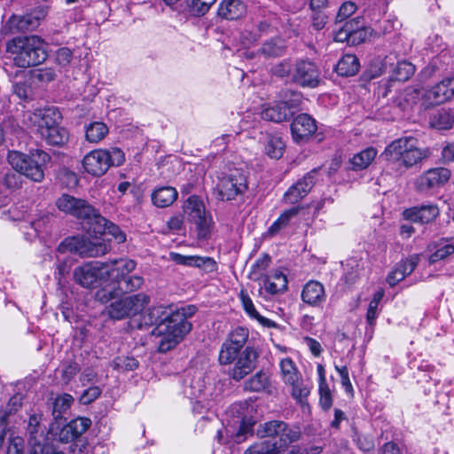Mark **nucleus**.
Masks as SVG:
<instances>
[{
  "label": "nucleus",
  "mask_w": 454,
  "mask_h": 454,
  "mask_svg": "<svg viewBox=\"0 0 454 454\" xmlns=\"http://www.w3.org/2000/svg\"><path fill=\"white\" fill-rule=\"evenodd\" d=\"M257 435L264 437H278V446L279 452L290 443L297 442L301 437V429L297 426H290L281 420H271L260 424L257 428Z\"/></svg>",
  "instance_id": "obj_7"
},
{
  "label": "nucleus",
  "mask_w": 454,
  "mask_h": 454,
  "mask_svg": "<svg viewBox=\"0 0 454 454\" xmlns=\"http://www.w3.org/2000/svg\"><path fill=\"white\" fill-rule=\"evenodd\" d=\"M406 275L397 264L396 268L387 275V282L389 286H395L397 283L404 279Z\"/></svg>",
  "instance_id": "obj_64"
},
{
  "label": "nucleus",
  "mask_w": 454,
  "mask_h": 454,
  "mask_svg": "<svg viewBox=\"0 0 454 454\" xmlns=\"http://www.w3.org/2000/svg\"><path fill=\"white\" fill-rule=\"evenodd\" d=\"M170 259L177 264L194 266L209 273L216 270V262L212 257H201L197 255H183L177 253H170Z\"/></svg>",
  "instance_id": "obj_24"
},
{
  "label": "nucleus",
  "mask_w": 454,
  "mask_h": 454,
  "mask_svg": "<svg viewBox=\"0 0 454 454\" xmlns=\"http://www.w3.org/2000/svg\"><path fill=\"white\" fill-rule=\"evenodd\" d=\"M117 284L119 285V289L121 292L131 293L139 289L143 286L144 278L141 276H130L129 274Z\"/></svg>",
  "instance_id": "obj_50"
},
{
  "label": "nucleus",
  "mask_w": 454,
  "mask_h": 454,
  "mask_svg": "<svg viewBox=\"0 0 454 454\" xmlns=\"http://www.w3.org/2000/svg\"><path fill=\"white\" fill-rule=\"evenodd\" d=\"M185 208L190 220L197 227L198 237L206 239L210 233L212 219L207 215L202 200L197 196H191L186 201Z\"/></svg>",
  "instance_id": "obj_14"
},
{
  "label": "nucleus",
  "mask_w": 454,
  "mask_h": 454,
  "mask_svg": "<svg viewBox=\"0 0 454 454\" xmlns=\"http://www.w3.org/2000/svg\"><path fill=\"white\" fill-rule=\"evenodd\" d=\"M301 208V207L300 206H296L287 210H285L270 227L269 232L273 235L276 234L281 229L285 228L288 224L290 219L298 215Z\"/></svg>",
  "instance_id": "obj_45"
},
{
  "label": "nucleus",
  "mask_w": 454,
  "mask_h": 454,
  "mask_svg": "<svg viewBox=\"0 0 454 454\" xmlns=\"http://www.w3.org/2000/svg\"><path fill=\"white\" fill-rule=\"evenodd\" d=\"M93 231L98 234L108 233L117 239L119 243H123L126 240V235L114 223L108 221L98 213L92 221Z\"/></svg>",
  "instance_id": "obj_29"
},
{
  "label": "nucleus",
  "mask_w": 454,
  "mask_h": 454,
  "mask_svg": "<svg viewBox=\"0 0 454 454\" xmlns=\"http://www.w3.org/2000/svg\"><path fill=\"white\" fill-rule=\"evenodd\" d=\"M391 57H386L383 66L387 68L389 67L390 81L406 82L415 73V66L406 60L397 61L395 64L391 62Z\"/></svg>",
  "instance_id": "obj_25"
},
{
  "label": "nucleus",
  "mask_w": 454,
  "mask_h": 454,
  "mask_svg": "<svg viewBox=\"0 0 454 454\" xmlns=\"http://www.w3.org/2000/svg\"><path fill=\"white\" fill-rule=\"evenodd\" d=\"M50 160L51 156L40 149L30 151L28 155L17 151L8 154V161L17 172L38 183L43 180L44 167Z\"/></svg>",
  "instance_id": "obj_4"
},
{
  "label": "nucleus",
  "mask_w": 454,
  "mask_h": 454,
  "mask_svg": "<svg viewBox=\"0 0 454 454\" xmlns=\"http://www.w3.org/2000/svg\"><path fill=\"white\" fill-rule=\"evenodd\" d=\"M419 255L413 254L407 258L404 262L398 263L402 270L406 276L411 274L419 263Z\"/></svg>",
  "instance_id": "obj_60"
},
{
  "label": "nucleus",
  "mask_w": 454,
  "mask_h": 454,
  "mask_svg": "<svg viewBox=\"0 0 454 454\" xmlns=\"http://www.w3.org/2000/svg\"><path fill=\"white\" fill-rule=\"evenodd\" d=\"M108 157L110 160H108L109 168L111 166H120L125 160L123 152L118 148H112L111 150H108Z\"/></svg>",
  "instance_id": "obj_61"
},
{
  "label": "nucleus",
  "mask_w": 454,
  "mask_h": 454,
  "mask_svg": "<svg viewBox=\"0 0 454 454\" xmlns=\"http://www.w3.org/2000/svg\"><path fill=\"white\" fill-rule=\"evenodd\" d=\"M381 156L387 161L410 168L427 159L428 151L419 149L414 137H404L392 141Z\"/></svg>",
  "instance_id": "obj_2"
},
{
  "label": "nucleus",
  "mask_w": 454,
  "mask_h": 454,
  "mask_svg": "<svg viewBox=\"0 0 454 454\" xmlns=\"http://www.w3.org/2000/svg\"><path fill=\"white\" fill-rule=\"evenodd\" d=\"M249 332L247 328L237 327L231 331L221 346L218 360L220 364H227L232 361L237 352H242V348L248 340Z\"/></svg>",
  "instance_id": "obj_15"
},
{
  "label": "nucleus",
  "mask_w": 454,
  "mask_h": 454,
  "mask_svg": "<svg viewBox=\"0 0 454 454\" xmlns=\"http://www.w3.org/2000/svg\"><path fill=\"white\" fill-rule=\"evenodd\" d=\"M285 143L278 136L270 135L268 137L265 146L266 153L272 159H279L284 152Z\"/></svg>",
  "instance_id": "obj_47"
},
{
  "label": "nucleus",
  "mask_w": 454,
  "mask_h": 454,
  "mask_svg": "<svg viewBox=\"0 0 454 454\" xmlns=\"http://www.w3.org/2000/svg\"><path fill=\"white\" fill-rule=\"evenodd\" d=\"M317 169L307 173L304 177L291 186L285 193L284 200L286 203L294 204L304 198L315 184Z\"/></svg>",
  "instance_id": "obj_22"
},
{
  "label": "nucleus",
  "mask_w": 454,
  "mask_h": 454,
  "mask_svg": "<svg viewBox=\"0 0 454 454\" xmlns=\"http://www.w3.org/2000/svg\"><path fill=\"white\" fill-rule=\"evenodd\" d=\"M320 404L324 410H329L333 404L331 390L326 384L319 385Z\"/></svg>",
  "instance_id": "obj_58"
},
{
  "label": "nucleus",
  "mask_w": 454,
  "mask_h": 454,
  "mask_svg": "<svg viewBox=\"0 0 454 454\" xmlns=\"http://www.w3.org/2000/svg\"><path fill=\"white\" fill-rule=\"evenodd\" d=\"M177 191L171 186H162L155 189L151 195L153 203L158 207H168L177 199Z\"/></svg>",
  "instance_id": "obj_32"
},
{
  "label": "nucleus",
  "mask_w": 454,
  "mask_h": 454,
  "mask_svg": "<svg viewBox=\"0 0 454 454\" xmlns=\"http://www.w3.org/2000/svg\"><path fill=\"white\" fill-rule=\"evenodd\" d=\"M424 104L427 106H431L434 105H440L447 101L443 93H442L441 88L438 83L432 87L430 90H427L423 95Z\"/></svg>",
  "instance_id": "obj_49"
},
{
  "label": "nucleus",
  "mask_w": 454,
  "mask_h": 454,
  "mask_svg": "<svg viewBox=\"0 0 454 454\" xmlns=\"http://www.w3.org/2000/svg\"><path fill=\"white\" fill-rule=\"evenodd\" d=\"M270 387V379L266 372L260 371L250 377L244 385L245 390L261 392Z\"/></svg>",
  "instance_id": "obj_37"
},
{
  "label": "nucleus",
  "mask_w": 454,
  "mask_h": 454,
  "mask_svg": "<svg viewBox=\"0 0 454 454\" xmlns=\"http://www.w3.org/2000/svg\"><path fill=\"white\" fill-rule=\"evenodd\" d=\"M174 311L164 306H153L150 308L143 316L142 319L145 325H155L153 334L160 337L158 343L160 352L165 353L174 348L176 345H170L174 327H168Z\"/></svg>",
  "instance_id": "obj_5"
},
{
  "label": "nucleus",
  "mask_w": 454,
  "mask_h": 454,
  "mask_svg": "<svg viewBox=\"0 0 454 454\" xmlns=\"http://www.w3.org/2000/svg\"><path fill=\"white\" fill-rule=\"evenodd\" d=\"M197 309L195 306L191 305L181 308L172 315L169 327H174V333H172V340L169 341L170 345H177L192 329V324L187 321V318L195 314Z\"/></svg>",
  "instance_id": "obj_17"
},
{
  "label": "nucleus",
  "mask_w": 454,
  "mask_h": 454,
  "mask_svg": "<svg viewBox=\"0 0 454 454\" xmlns=\"http://www.w3.org/2000/svg\"><path fill=\"white\" fill-rule=\"evenodd\" d=\"M74 403V398L69 394H63L57 396L52 403V416L58 420L62 418Z\"/></svg>",
  "instance_id": "obj_43"
},
{
  "label": "nucleus",
  "mask_w": 454,
  "mask_h": 454,
  "mask_svg": "<svg viewBox=\"0 0 454 454\" xmlns=\"http://www.w3.org/2000/svg\"><path fill=\"white\" fill-rule=\"evenodd\" d=\"M102 390L99 387L93 386L85 389L80 396V403L90 404L100 396Z\"/></svg>",
  "instance_id": "obj_57"
},
{
  "label": "nucleus",
  "mask_w": 454,
  "mask_h": 454,
  "mask_svg": "<svg viewBox=\"0 0 454 454\" xmlns=\"http://www.w3.org/2000/svg\"><path fill=\"white\" fill-rule=\"evenodd\" d=\"M292 115L293 111H290L287 106L281 105L279 102L265 107L262 112V119L274 122L287 121Z\"/></svg>",
  "instance_id": "obj_33"
},
{
  "label": "nucleus",
  "mask_w": 454,
  "mask_h": 454,
  "mask_svg": "<svg viewBox=\"0 0 454 454\" xmlns=\"http://www.w3.org/2000/svg\"><path fill=\"white\" fill-rule=\"evenodd\" d=\"M32 77L36 82L47 83L56 78V74L51 67L38 68L33 71Z\"/></svg>",
  "instance_id": "obj_55"
},
{
  "label": "nucleus",
  "mask_w": 454,
  "mask_h": 454,
  "mask_svg": "<svg viewBox=\"0 0 454 454\" xmlns=\"http://www.w3.org/2000/svg\"><path fill=\"white\" fill-rule=\"evenodd\" d=\"M280 370L283 380L286 384L297 383L299 380L298 371L290 358L282 359L280 362Z\"/></svg>",
  "instance_id": "obj_46"
},
{
  "label": "nucleus",
  "mask_w": 454,
  "mask_h": 454,
  "mask_svg": "<svg viewBox=\"0 0 454 454\" xmlns=\"http://www.w3.org/2000/svg\"><path fill=\"white\" fill-rule=\"evenodd\" d=\"M103 263L106 264L109 270V279L116 283L132 272L137 266V262L129 258L112 260Z\"/></svg>",
  "instance_id": "obj_27"
},
{
  "label": "nucleus",
  "mask_w": 454,
  "mask_h": 454,
  "mask_svg": "<svg viewBox=\"0 0 454 454\" xmlns=\"http://www.w3.org/2000/svg\"><path fill=\"white\" fill-rule=\"evenodd\" d=\"M107 126L101 121H94L87 126L85 137L87 141L90 143H98L108 134Z\"/></svg>",
  "instance_id": "obj_42"
},
{
  "label": "nucleus",
  "mask_w": 454,
  "mask_h": 454,
  "mask_svg": "<svg viewBox=\"0 0 454 454\" xmlns=\"http://www.w3.org/2000/svg\"><path fill=\"white\" fill-rule=\"evenodd\" d=\"M302 99V96L300 92L291 90H285L279 93V103L285 106H287L290 111L294 112L296 109Z\"/></svg>",
  "instance_id": "obj_48"
},
{
  "label": "nucleus",
  "mask_w": 454,
  "mask_h": 454,
  "mask_svg": "<svg viewBox=\"0 0 454 454\" xmlns=\"http://www.w3.org/2000/svg\"><path fill=\"white\" fill-rule=\"evenodd\" d=\"M372 30L370 27H365L364 24L361 28H358L351 34L345 42L352 45L360 44L365 42V40L372 35Z\"/></svg>",
  "instance_id": "obj_53"
},
{
  "label": "nucleus",
  "mask_w": 454,
  "mask_h": 454,
  "mask_svg": "<svg viewBox=\"0 0 454 454\" xmlns=\"http://www.w3.org/2000/svg\"><path fill=\"white\" fill-rule=\"evenodd\" d=\"M356 11V5L353 2H345L340 7L339 12L336 16V22L341 23L348 18H349L352 14Z\"/></svg>",
  "instance_id": "obj_56"
},
{
  "label": "nucleus",
  "mask_w": 454,
  "mask_h": 454,
  "mask_svg": "<svg viewBox=\"0 0 454 454\" xmlns=\"http://www.w3.org/2000/svg\"><path fill=\"white\" fill-rule=\"evenodd\" d=\"M450 177V171L445 168H435L427 170L417 181V189L426 192L444 184Z\"/></svg>",
  "instance_id": "obj_20"
},
{
  "label": "nucleus",
  "mask_w": 454,
  "mask_h": 454,
  "mask_svg": "<svg viewBox=\"0 0 454 454\" xmlns=\"http://www.w3.org/2000/svg\"><path fill=\"white\" fill-rule=\"evenodd\" d=\"M108 150L98 149L89 153L82 160L84 169L90 175L100 176L109 168Z\"/></svg>",
  "instance_id": "obj_19"
},
{
  "label": "nucleus",
  "mask_w": 454,
  "mask_h": 454,
  "mask_svg": "<svg viewBox=\"0 0 454 454\" xmlns=\"http://www.w3.org/2000/svg\"><path fill=\"white\" fill-rule=\"evenodd\" d=\"M57 207L74 217L87 220L92 223L98 211L85 200L75 198L69 194H63L56 200Z\"/></svg>",
  "instance_id": "obj_13"
},
{
  "label": "nucleus",
  "mask_w": 454,
  "mask_h": 454,
  "mask_svg": "<svg viewBox=\"0 0 454 454\" xmlns=\"http://www.w3.org/2000/svg\"><path fill=\"white\" fill-rule=\"evenodd\" d=\"M287 288V278L279 270H275L271 275L265 276L264 278V289L271 294H278L283 293Z\"/></svg>",
  "instance_id": "obj_34"
},
{
  "label": "nucleus",
  "mask_w": 454,
  "mask_h": 454,
  "mask_svg": "<svg viewBox=\"0 0 454 454\" xmlns=\"http://www.w3.org/2000/svg\"><path fill=\"white\" fill-rule=\"evenodd\" d=\"M247 13V5L241 0H222L219 4L217 15L226 20H237Z\"/></svg>",
  "instance_id": "obj_26"
},
{
  "label": "nucleus",
  "mask_w": 454,
  "mask_h": 454,
  "mask_svg": "<svg viewBox=\"0 0 454 454\" xmlns=\"http://www.w3.org/2000/svg\"><path fill=\"white\" fill-rule=\"evenodd\" d=\"M39 136L51 145H62L68 140V132L66 129L60 127L59 122L48 127V129L43 128Z\"/></svg>",
  "instance_id": "obj_30"
},
{
  "label": "nucleus",
  "mask_w": 454,
  "mask_h": 454,
  "mask_svg": "<svg viewBox=\"0 0 454 454\" xmlns=\"http://www.w3.org/2000/svg\"><path fill=\"white\" fill-rule=\"evenodd\" d=\"M38 25V18L32 14H26L23 16L13 15L3 26L1 33L4 35L23 33L35 28Z\"/></svg>",
  "instance_id": "obj_21"
},
{
  "label": "nucleus",
  "mask_w": 454,
  "mask_h": 454,
  "mask_svg": "<svg viewBox=\"0 0 454 454\" xmlns=\"http://www.w3.org/2000/svg\"><path fill=\"white\" fill-rule=\"evenodd\" d=\"M216 0H190L189 7L197 16L206 14Z\"/></svg>",
  "instance_id": "obj_54"
},
{
  "label": "nucleus",
  "mask_w": 454,
  "mask_h": 454,
  "mask_svg": "<svg viewBox=\"0 0 454 454\" xmlns=\"http://www.w3.org/2000/svg\"><path fill=\"white\" fill-rule=\"evenodd\" d=\"M27 124L35 128L39 134L43 128L51 127L59 122L60 119L59 112L54 107L36 108L34 111H27L24 114Z\"/></svg>",
  "instance_id": "obj_16"
},
{
  "label": "nucleus",
  "mask_w": 454,
  "mask_h": 454,
  "mask_svg": "<svg viewBox=\"0 0 454 454\" xmlns=\"http://www.w3.org/2000/svg\"><path fill=\"white\" fill-rule=\"evenodd\" d=\"M302 301L310 305H317L325 299V289L322 284L317 281L308 282L301 293Z\"/></svg>",
  "instance_id": "obj_31"
},
{
  "label": "nucleus",
  "mask_w": 454,
  "mask_h": 454,
  "mask_svg": "<svg viewBox=\"0 0 454 454\" xmlns=\"http://www.w3.org/2000/svg\"><path fill=\"white\" fill-rule=\"evenodd\" d=\"M107 265L100 262H89L74 268V281L83 288H97L109 279Z\"/></svg>",
  "instance_id": "obj_8"
},
{
  "label": "nucleus",
  "mask_w": 454,
  "mask_h": 454,
  "mask_svg": "<svg viewBox=\"0 0 454 454\" xmlns=\"http://www.w3.org/2000/svg\"><path fill=\"white\" fill-rule=\"evenodd\" d=\"M259 353L251 346H247L242 352H237L232 361L226 365H231L227 374L233 380L239 381L250 374L257 365Z\"/></svg>",
  "instance_id": "obj_11"
},
{
  "label": "nucleus",
  "mask_w": 454,
  "mask_h": 454,
  "mask_svg": "<svg viewBox=\"0 0 454 454\" xmlns=\"http://www.w3.org/2000/svg\"><path fill=\"white\" fill-rule=\"evenodd\" d=\"M270 257L268 254H264L263 256L258 258L252 266V270L250 272V278L253 280L260 279L264 271L267 270L270 263Z\"/></svg>",
  "instance_id": "obj_51"
},
{
  "label": "nucleus",
  "mask_w": 454,
  "mask_h": 454,
  "mask_svg": "<svg viewBox=\"0 0 454 454\" xmlns=\"http://www.w3.org/2000/svg\"><path fill=\"white\" fill-rule=\"evenodd\" d=\"M244 454H279L276 439H268L251 445Z\"/></svg>",
  "instance_id": "obj_38"
},
{
  "label": "nucleus",
  "mask_w": 454,
  "mask_h": 454,
  "mask_svg": "<svg viewBox=\"0 0 454 454\" xmlns=\"http://www.w3.org/2000/svg\"><path fill=\"white\" fill-rule=\"evenodd\" d=\"M404 217L415 223H428L437 217L439 208L436 205H422L407 209L403 213Z\"/></svg>",
  "instance_id": "obj_28"
},
{
  "label": "nucleus",
  "mask_w": 454,
  "mask_h": 454,
  "mask_svg": "<svg viewBox=\"0 0 454 454\" xmlns=\"http://www.w3.org/2000/svg\"><path fill=\"white\" fill-rule=\"evenodd\" d=\"M90 426L91 420L89 418L80 417L73 419L61 428L59 434V441L69 442L80 439Z\"/></svg>",
  "instance_id": "obj_23"
},
{
  "label": "nucleus",
  "mask_w": 454,
  "mask_h": 454,
  "mask_svg": "<svg viewBox=\"0 0 454 454\" xmlns=\"http://www.w3.org/2000/svg\"><path fill=\"white\" fill-rule=\"evenodd\" d=\"M247 189V176L239 169H233L218 182L215 192L223 201L234 200Z\"/></svg>",
  "instance_id": "obj_12"
},
{
  "label": "nucleus",
  "mask_w": 454,
  "mask_h": 454,
  "mask_svg": "<svg viewBox=\"0 0 454 454\" xmlns=\"http://www.w3.org/2000/svg\"><path fill=\"white\" fill-rule=\"evenodd\" d=\"M430 125L437 129H449L454 123V116L445 109H441L430 117Z\"/></svg>",
  "instance_id": "obj_39"
},
{
  "label": "nucleus",
  "mask_w": 454,
  "mask_h": 454,
  "mask_svg": "<svg viewBox=\"0 0 454 454\" xmlns=\"http://www.w3.org/2000/svg\"><path fill=\"white\" fill-rule=\"evenodd\" d=\"M292 386V395L296 399L301 405L307 404V397L310 393V387L303 382L290 384Z\"/></svg>",
  "instance_id": "obj_52"
},
{
  "label": "nucleus",
  "mask_w": 454,
  "mask_h": 454,
  "mask_svg": "<svg viewBox=\"0 0 454 454\" xmlns=\"http://www.w3.org/2000/svg\"><path fill=\"white\" fill-rule=\"evenodd\" d=\"M434 248L435 251L429 257L430 263H435L454 254V243L448 240L434 245Z\"/></svg>",
  "instance_id": "obj_44"
},
{
  "label": "nucleus",
  "mask_w": 454,
  "mask_h": 454,
  "mask_svg": "<svg viewBox=\"0 0 454 454\" xmlns=\"http://www.w3.org/2000/svg\"><path fill=\"white\" fill-rule=\"evenodd\" d=\"M149 302L150 297L139 293L111 302L103 313L113 320H122L139 314Z\"/></svg>",
  "instance_id": "obj_6"
},
{
  "label": "nucleus",
  "mask_w": 454,
  "mask_h": 454,
  "mask_svg": "<svg viewBox=\"0 0 454 454\" xmlns=\"http://www.w3.org/2000/svg\"><path fill=\"white\" fill-rule=\"evenodd\" d=\"M42 416L33 414L29 417L27 432L29 454H65L45 441L44 430L41 427Z\"/></svg>",
  "instance_id": "obj_10"
},
{
  "label": "nucleus",
  "mask_w": 454,
  "mask_h": 454,
  "mask_svg": "<svg viewBox=\"0 0 454 454\" xmlns=\"http://www.w3.org/2000/svg\"><path fill=\"white\" fill-rule=\"evenodd\" d=\"M239 298L243 306V309L247 313V315L259 321L263 326L267 327H275L276 323L270 319L262 317L258 311L255 309V307L253 303V301L247 294V293L244 290H241L239 294Z\"/></svg>",
  "instance_id": "obj_35"
},
{
  "label": "nucleus",
  "mask_w": 454,
  "mask_h": 454,
  "mask_svg": "<svg viewBox=\"0 0 454 454\" xmlns=\"http://www.w3.org/2000/svg\"><path fill=\"white\" fill-rule=\"evenodd\" d=\"M262 52L268 57H276L283 52V49L274 42H267L262 45Z\"/></svg>",
  "instance_id": "obj_63"
},
{
  "label": "nucleus",
  "mask_w": 454,
  "mask_h": 454,
  "mask_svg": "<svg viewBox=\"0 0 454 454\" xmlns=\"http://www.w3.org/2000/svg\"><path fill=\"white\" fill-rule=\"evenodd\" d=\"M376 155L377 151L373 147H368L355 154L351 160L353 169L357 170L368 168Z\"/></svg>",
  "instance_id": "obj_41"
},
{
  "label": "nucleus",
  "mask_w": 454,
  "mask_h": 454,
  "mask_svg": "<svg viewBox=\"0 0 454 454\" xmlns=\"http://www.w3.org/2000/svg\"><path fill=\"white\" fill-rule=\"evenodd\" d=\"M273 70L276 75L289 77L301 87L316 88L320 82V72L317 65L309 59H297L294 63L285 60Z\"/></svg>",
  "instance_id": "obj_3"
},
{
  "label": "nucleus",
  "mask_w": 454,
  "mask_h": 454,
  "mask_svg": "<svg viewBox=\"0 0 454 454\" xmlns=\"http://www.w3.org/2000/svg\"><path fill=\"white\" fill-rule=\"evenodd\" d=\"M364 24L362 17H356L350 20L346 21L335 34L334 39L337 42H345L348 36L356 31Z\"/></svg>",
  "instance_id": "obj_40"
},
{
  "label": "nucleus",
  "mask_w": 454,
  "mask_h": 454,
  "mask_svg": "<svg viewBox=\"0 0 454 454\" xmlns=\"http://www.w3.org/2000/svg\"><path fill=\"white\" fill-rule=\"evenodd\" d=\"M110 247L99 240H90L82 237H68L59 246V251L70 252L81 257H98L105 255Z\"/></svg>",
  "instance_id": "obj_9"
},
{
  "label": "nucleus",
  "mask_w": 454,
  "mask_h": 454,
  "mask_svg": "<svg viewBox=\"0 0 454 454\" xmlns=\"http://www.w3.org/2000/svg\"><path fill=\"white\" fill-rule=\"evenodd\" d=\"M358 59L353 54L344 55L337 63L335 71L341 76L355 75L359 70Z\"/></svg>",
  "instance_id": "obj_36"
},
{
  "label": "nucleus",
  "mask_w": 454,
  "mask_h": 454,
  "mask_svg": "<svg viewBox=\"0 0 454 454\" xmlns=\"http://www.w3.org/2000/svg\"><path fill=\"white\" fill-rule=\"evenodd\" d=\"M73 59V52L70 49L63 47L56 52V61L59 66L67 67Z\"/></svg>",
  "instance_id": "obj_59"
},
{
  "label": "nucleus",
  "mask_w": 454,
  "mask_h": 454,
  "mask_svg": "<svg viewBox=\"0 0 454 454\" xmlns=\"http://www.w3.org/2000/svg\"><path fill=\"white\" fill-rule=\"evenodd\" d=\"M438 85L447 100L454 96V77L443 79Z\"/></svg>",
  "instance_id": "obj_62"
},
{
  "label": "nucleus",
  "mask_w": 454,
  "mask_h": 454,
  "mask_svg": "<svg viewBox=\"0 0 454 454\" xmlns=\"http://www.w3.org/2000/svg\"><path fill=\"white\" fill-rule=\"evenodd\" d=\"M6 50L14 56V64L21 68L37 66L47 59L45 43L38 36L15 37L6 44Z\"/></svg>",
  "instance_id": "obj_1"
},
{
  "label": "nucleus",
  "mask_w": 454,
  "mask_h": 454,
  "mask_svg": "<svg viewBox=\"0 0 454 454\" xmlns=\"http://www.w3.org/2000/svg\"><path fill=\"white\" fill-rule=\"evenodd\" d=\"M317 129L316 121L307 114H299L291 123L292 137L296 143L307 141Z\"/></svg>",
  "instance_id": "obj_18"
}]
</instances>
